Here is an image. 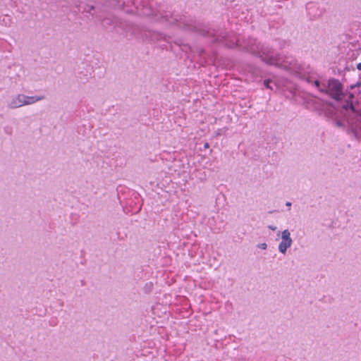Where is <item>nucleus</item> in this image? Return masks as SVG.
I'll use <instances>...</instances> for the list:
<instances>
[{"label": "nucleus", "mask_w": 361, "mask_h": 361, "mask_svg": "<svg viewBox=\"0 0 361 361\" xmlns=\"http://www.w3.org/2000/svg\"><path fill=\"white\" fill-rule=\"evenodd\" d=\"M258 247L262 250H266L267 248V245L266 243H260Z\"/></svg>", "instance_id": "f8f14e48"}, {"label": "nucleus", "mask_w": 361, "mask_h": 361, "mask_svg": "<svg viewBox=\"0 0 361 361\" xmlns=\"http://www.w3.org/2000/svg\"><path fill=\"white\" fill-rule=\"evenodd\" d=\"M356 67L359 71H361V63H358Z\"/></svg>", "instance_id": "4468645a"}, {"label": "nucleus", "mask_w": 361, "mask_h": 361, "mask_svg": "<svg viewBox=\"0 0 361 361\" xmlns=\"http://www.w3.org/2000/svg\"><path fill=\"white\" fill-rule=\"evenodd\" d=\"M102 23L104 26L117 25V20L114 17L102 19Z\"/></svg>", "instance_id": "6e6552de"}, {"label": "nucleus", "mask_w": 361, "mask_h": 361, "mask_svg": "<svg viewBox=\"0 0 361 361\" xmlns=\"http://www.w3.org/2000/svg\"><path fill=\"white\" fill-rule=\"evenodd\" d=\"M286 206H288V207H290L291 206V202H287L286 203Z\"/></svg>", "instance_id": "2eb2a0df"}, {"label": "nucleus", "mask_w": 361, "mask_h": 361, "mask_svg": "<svg viewBox=\"0 0 361 361\" xmlns=\"http://www.w3.org/2000/svg\"><path fill=\"white\" fill-rule=\"evenodd\" d=\"M214 41L225 43L230 48L240 47L259 56L267 64L281 67L295 75H300L302 74V66L295 58L293 56H286L285 59L279 57L274 54L272 49L261 44L255 39L249 38L246 41H242L238 37L235 41H228L224 39V37L216 36Z\"/></svg>", "instance_id": "f03ea898"}, {"label": "nucleus", "mask_w": 361, "mask_h": 361, "mask_svg": "<svg viewBox=\"0 0 361 361\" xmlns=\"http://www.w3.org/2000/svg\"><path fill=\"white\" fill-rule=\"evenodd\" d=\"M314 85L320 91L326 92L337 102L336 113L334 119L338 127H345L346 120L353 118L361 119V82H357L350 86V89L343 91L338 80L331 79L327 85L315 80Z\"/></svg>", "instance_id": "f257e3e1"}, {"label": "nucleus", "mask_w": 361, "mask_h": 361, "mask_svg": "<svg viewBox=\"0 0 361 361\" xmlns=\"http://www.w3.org/2000/svg\"><path fill=\"white\" fill-rule=\"evenodd\" d=\"M348 134L355 137L357 140H361V119L359 118L354 120L353 118L346 120Z\"/></svg>", "instance_id": "7ed1b4c3"}, {"label": "nucleus", "mask_w": 361, "mask_h": 361, "mask_svg": "<svg viewBox=\"0 0 361 361\" xmlns=\"http://www.w3.org/2000/svg\"><path fill=\"white\" fill-rule=\"evenodd\" d=\"M94 8L93 6L86 5L85 7L83 8L82 11L90 13V14H92V11H93Z\"/></svg>", "instance_id": "9d476101"}, {"label": "nucleus", "mask_w": 361, "mask_h": 361, "mask_svg": "<svg viewBox=\"0 0 361 361\" xmlns=\"http://www.w3.org/2000/svg\"><path fill=\"white\" fill-rule=\"evenodd\" d=\"M306 8L308 15L312 18H317L322 14V11L317 7L315 3H308Z\"/></svg>", "instance_id": "423d86ee"}, {"label": "nucleus", "mask_w": 361, "mask_h": 361, "mask_svg": "<svg viewBox=\"0 0 361 361\" xmlns=\"http://www.w3.org/2000/svg\"><path fill=\"white\" fill-rule=\"evenodd\" d=\"M271 83V81L270 80H265L264 81V86L268 88V89H271V90H273V87L272 86L270 85V84Z\"/></svg>", "instance_id": "9b49d317"}, {"label": "nucleus", "mask_w": 361, "mask_h": 361, "mask_svg": "<svg viewBox=\"0 0 361 361\" xmlns=\"http://www.w3.org/2000/svg\"><path fill=\"white\" fill-rule=\"evenodd\" d=\"M268 228L272 231H275L276 229V227L272 225L268 226Z\"/></svg>", "instance_id": "ddd939ff"}, {"label": "nucleus", "mask_w": 361, "mask_h": 361, "mask_svg": "<svg viewBox=\"0 0 361 361\" xmlns=\"http://www.w3.org/2000/svg\"><path fill=\"white\" fill-rule=\"evenodd\" d=\"M281 242L278 246V250L280 253L286 255L287 250L292 246L293 243L288 229H285L281 232Z\"/></svg>", "instance_id": "20e7f679"}, {"label": "nucleus", "mask_w": 361, "mask_h": 361, "mask_svg": "<svg viewBox=\"0 0 361 361\" xmlns=\"http://www.w3.org/2000/svg\"><path fill=\"white\" fill-rule=\"evenodd\" d=\"M44 98V95L27 96L24 94V106L35 104L36 102L43 100Z\"/></svg>", "instance_id": "0eeeda50"}, {"label": "nucleus", "mask_w": 361, "mask_h": 361, "mask_svg": "<svg viewBox=\"0 0 361 361\" xmlns=\"http://www.w3.org/2000/svg\"><path fill=\"white\" fill-rule=\"evenodd\" d=\"M164 18H166V20L170 23V24H173L175 23H176L178 24V25L180 27H182V23L179 22L178 20H177L176 18H174L173 16H171L170 18L169 17V16L167 14H166V16H164Z\"/></svg>", "instance_id": "1a4fd4ad"}, {"label": "nucleus", "mask_w": 361, "mask_h": 361, "mask_svg": "<svg viewBox=\"0 0 361 361\" xmlns=\"http://www.w3.org/2000/svg\"><path fill=\"white\" fill-rule=\"evenodd\" d=\"M24 94H18L13 95L7 102V106L10 109H17L24 106Z\"/></svg>", "instance_id": "39448f33"}, {"label": "nucleus", "mask_w": 361, "mask_h": 361, "mask_svg": "<svg viewBox=\"0 0 361 361\" xmlns=\"http://www.w3.org/2000/svg\"><path fill=\"white\" fill-rule=\"evenodd\" d=\"M204 147H205V148L209 147V144H208V143H205V145H204Z\"/></svg>", "instance_id": "dca6fc26"}]
</instances>
